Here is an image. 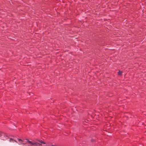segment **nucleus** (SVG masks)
<instances>
[{
    "label": "nucleus",
    "mask_w": 146,
    "mask_h": 146,
    "mask_svg": "<svg viewBox=\"0 0 146 146\" xmlns=\"http://www.w3.org/2000/svg\"><path fill=\"white\" fill-rule=\"evenodd\" d=\"M38 141L39 142H40V143H43V144H46L45 142H44L42 140H41V141L38 140Z\"/></svg>",
    "instance_id": "5"
},
{
    "label": "nucleus",
    "mask_w": 146,
    "mask_h": 146,
    "mask_svg": "<svg viewBox=\"0 0 146 146\" xmlns=\"http://www.w3.org/2000/svg\"><path fill=\"white\" fill-rule=\"evenodd\" d=\"M52 146H53V145H52Z\"/></svg>",
    "instance_id": "9"
},
{
    "label": "nucleus",
    "mask_w": 146,
    "mask_h": 146,
    "mask_svg": "<svg viewBox=\"0 0 146 146\" xmlns=\"http://www.w3.org/2000/svg\"><path fill=\"white\" fill-rule=\"evenodd\" d=\"M38 143L36 142H33L32 143V145L34 146H38Z\"/></svg>",
    "instance_id": "1"
},
{
    "label": "nucleus",
    "mask_w": 146,
    "mask_h": 146,
    "mask_svg": "<svg viewBox=\"0 0 146 146\" xmlns=\"http://www.w3.org/2000/svg\"><path fill=\"white\" fill-rule=\"evenodd\" d=\"M122 72L121 71L119 70L117 73L118 75L119 76H121L122 74Z\"/></svg>",
    "instance_id": "2"
},
{
    "label": "nucleus",
    "mask_w": 146,
    "mask_h": 146,
    "mask_svg": "<svg viewBox=\"0 0 146 146\" xmlns=\"http://www.w3.org/2000/svg\"><path fill=\"white\" fill-rule=\"evenodd\" d=\"M26 140L27 141V142L29 143L32 145V143L33 142H32L31 141H29L28 139H27Z\"/></svg>",
    "instance_id": "4"
},
{
    "label": "nucleus",
    "mask_w": 146,
    "mask_h": 146,
    "mask_svg": "<svg viewBox=\"0 0 146 146\" xmlns=\"http://www.w3.org/2000/svg\"><path fill=\"white\" fill-rule=\"evenodd\" d=\"M41 145V144H40V143H38V146H40Z\"/></svg>",
    "instance_id": "6"
},
{
    "label": "nucleus",
    "mask_w": 146,
    "mask_h": 146,
    "mask_svg": "<svg viewBox=\"0 0 146 146\" xmlns=\"http://www.w3.org/2000/svg\"><path fill=\"white\" fill-rule=\"evenodd\" d=\"M2 135V132L0 131V137H1Z\"/></svg>",
    "instance_id": "7"
},
{
    "label": "nucleus",
    "mask_w": 146,
    "mask_h": 146,
    "mask_svg": "<svg viewBox=\"0 0 146 146\" xmlns=\"http://www.w3.org/2000/svg\"><path fill=\"white\" fill-rule=\"evenodd\" d=\"M19 141H22V140L21 139H19Z\"/></svg>",
    "instance_id": "8"
},
{
    "label": "nucleus",
    "mask_w": 146,
    "mask_h": 146,
    "mask_svg": "<svg viewBox=\"0 0 146 146\" xmlns=\"http://www.w3.org/2000/svg\"><path fill=\"white\" fill-rule=\"evenodd\" d=\"M15 141L12 138H10L9 141L10 142H13V141Z\"/></svg>",
    "instance_id": "3"
}]
</instances>
